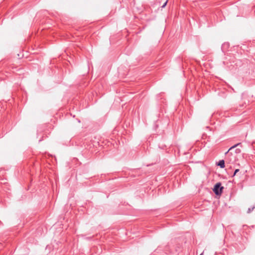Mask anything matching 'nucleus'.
<instances>
[{
	"mask_svg": "<svg viewBox=\"0 0 255 255\" xmlns=\"http://www.w3.org/2000/svg\"><path fill=\"white\" fill-rule=\"evenodd\" d=\"M241 146V143H238L233 146H232L231 147L229 148L228 151L226 153V154H227V156L226 159V162H228L229 163H233L235 160V157L233 156L232 154L230 155V153L229 152L230 151L232 150L233 149H234L235 147H236L238 146Z\"/></svg>",
	"mask_w": 255,
	"mask_h": 255,
	"instance_id": "f257e3e1",
	"label": "nucleus"
},
{
	"mask_svg": "<svg viewBox=\"0 0 255 255\" xmlns=\"http://www.w3.org/2000/svg\"><path fill=\"white\" fill-rule=\"evenodd\" d=\"M254 209H255V204H254V205L253 206L251 207L248 208V211H247V213H251L254 210Z\"/></svg>",
	"mask_w": 255,
	"mask_h": 255,
	"instance_id": "20e7f679",
	"label": "nucleus"
},
{
	"mask_svg": "<svg viewBox=\"0 0 255 255\" xmlns=\"http://www.w3.org/2000/svg\"><path fill=\"white\" fill-rule=\"evenodd\" d=\"M200 255H203V253L201 254Z\"/></svg>",
	"mask_w": 255,
	"mask_h": 255,
	"instance_id": "6e6552de",
	"label": "nucleus"
},
{
	"mask_svg": "<svg viewBox=\"0 0 255 255\" xmlns=\"http://www.w3.org/2000/svg\"><path fill=\"white\" fill-rule=\"evenodd\" d=\"M218 165L221 168H223L225 167V161L224 160H221L219 161Z\"/></svg>",
	"mask_w": 255,
	"mask_h": 255,
	"instance_id": "7ed1b4c3",
	"label": "nucleus"
},
{
	"mask_svg": "<svg viewBox=\"0 0 255 255\" xmlns=\"http://www.w3.org/2000/svg\"><path fill=\"white\" fill-rule=\"evenodd\" d=\"M239 171V169H236L234 171V176H235Z\"/></svg>",
	"mask_w": 255,
	"mask_h": 255,
	"instance_id": "0eeeda50",
	"label": "nucleus"
},
{
	"mask_svg": "<svg viewBox=\"0 0 255 255\" xmlns=\"http://www.w3.org/2000/svg\"><path fill=\"white\" fill-rule=\"evenodd\" d=\"M167 1H168V0H166V1L163 3V4L161 6V7L162 8H164V7H165V6L167 4Z\"/></svg>",
	"mask_w": 255,
	"mask_h": 255,
	"instance_id": "423d86ee",
	"label": "nucleus"
},
{
	"mask_svg": "<svg viewBox=\"0 0 255 255\" xmlns=\"http://www.w3.org/2000/svg\"><path fill=\"white\" fill-rule=\"evenodd\" d=\"M241 152V150L240 148H236L235 149V153L237 154L240 153Z\"/></svg>",
	"mask_w": 255,
	"mask_h": 255,
	"instance_id": "39448f33",
	"label": "nucleus"
},
{
	"mask_svg": "<svg viewBox=\"0 0 255 255\" xmlns=\"http://www.w3.org/2000/svg\"><path fill=\"white\" fill-rule=\"evenodd\" d=\"M223 188L224 187L222 186L221 183L220 182H218L215 185L213 191L216 195H219L222 194Z\"/></svg>",
	"mask_w": 255,
	"mask_h": 255,
	"instance_id": "f03ea898",
	"label": "nucleus"
}]
</instances>
